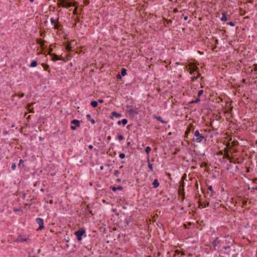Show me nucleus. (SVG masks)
<instances>
[{
    "mask_svg": "<svg viewBox=\"0 0 257 257\" xmlns=\"http://www.w3.org/2000/svg\"><path fill=\"white\" fill-rule=\"evenodd\" d=\"M188 70L191 74H194L192 78L194 80L198 78L200 76V73L198 71V67L193 63H189L187 66Z\"/></svg>",
    "mask_w": 257,
    "mask_h": 257,
    "instance_id": "f257e3e1",
    "label": "nucleus"
},
{
    "mask_svg": "<svg viewBox=\"0 0 257 257\" xmlns=\"http://www.w3.org/2000/svg\"><path fill=\"white\" fill-rule=\"evenodd\" d=\"M194 135L195 138L193 139V141L197 143H200L202 142L203 141H206L205 137L200 134L199 131L198 130H196L194 132Z\"/></svg>",
    "mask_w": 257,
    "mask_h": 257,
    "instance_id": "f03ea898",
    "label": "nucleus"
},
{
    "mask_svg": "<svg viewBox=\"0 0 257 257\" xmlns=\"http://www.w3.org/2000/svg\"><path fill=\"white\" fill-rule=\"evenodd\" d=\"M30 240L29 239V235H25L23 236L21 234H19L16 240V242H25V241H28Z\"/></svg>",
    "mask_w": 257,
    "mask_h": 257,
    "instance_id": "7ed1b4c3",
    "label": "nucleus"
},
{
    "mask_svg": "<svg viewBox=\"0 0 257 257\" xmlns=\"http://www.w3.org/2000/svg\"><path fill=\"white\" fill-rule=\"evenodd\" d=\"M86 232V231L84 229L82 228L78 230L75 231V235L77 237V240L78 241H81L82 239V236Z\"/></svg>",
    "mask_w": 257,
    "mask_h": 257,
    "instance_id": "20e7f679",
    "label": "nucleus"
},
{
    "mask_svg": "<svg viewBox=\"0 0 257 257\" xmlns=\"http://www.w3.org/2000/svg\"><path fill=\"white\" fill-rule=\"evenodd\" d=\"M36 222L39 225L38 230H42L44 228L43 219L41 218H37L36 219Z\"/></svg>",
    "mask_w": 257,
    "mask_h": 257,
    "instance_id": "39448f33",
    "label": "nucleus"
},
{
    "mask_svg": "<svg viewBox=\"0 0 257 257\" xmlns=\"http://www.w3.org/2000/svg\"><path fill=\"white\" fill-rule=\"evenodd\" d=\"M72 6H74V5L71 3H68L66 2V1H65L64 2H63V8H69Z\"/></svg>",
    "mask_w": 257,
    "mask_h": 257,
    "instance_id": "423d86ee",
    "label": "nucleus"
},
{
    "mask_svg": "<svg viewBox=\"0 0 257 257\" xmlns=\"http://www.w3.org/2000/svg\"><path fill=\"white\" fill-rule=\"evenodd\" d=\"M49 54L52 56V60L53 61H56L60 59L56 54H51L50 53H49Z\"/></svg>",
    "mask_w": 257,
    "mask_h": 257,
    "instance_id": "0eeeda50",
    "label": "nucleus"
},
{
    "mask_svg": "<svg viewBox=\"0 0 257 257\" xmlns=\"http://www.w3.org/2000/svg\"><path fill=\"white\" fill-rule=\"evenodd\" d=\"M86 116L88 120L90 121L92 124H94L95 123V120L93 118H91L90 114H87Z\"/></svg>",
    "mask_w": 257,
    "mask_h": 257,
    "instance_id": "6e6552de",
    "label": "nucleus"
},
{
    "mask_svg": "<svg viewBox=\"0 0 257 257\" xmlns=\"http://www.w3.org/2000/svg\"><path fill=\"white\" fill-rule=\"evenodd\" d=\"M128 112L130 114L133 115H135L138 114V111H137L136 110H134L133 108L129 109L128 110Z\"/></svg>",
    "mask_w": 257,
    "mask_h": 257,
    "instance_id": "1a4fd4ad",
    "label": "nucleus"
},
{
    "mask_svg": "<svg viewBox=\"0 0 257 257\" xmlns=\"http://www.w3.org/2000/svg\"><path fill=\"white\" fill-rule=\"evenodd\" d=\"M71 124H74L76 126L79 127L80 126V121L77 119H73L71 121Z\"/></svg>",
    "mask_w": 257,
    "mask_h": 257,
    "instance_id": "9d476101",
    "label": "nucleus"
},
{
    "mask_svg": "<svg viewBox=\"0 0 257 257\" xmlns=\"http://www.w3.org/2000/svg\"><path fill=\"white\" fill-rule=\"evenodd\" d=\"M153 186L154 188H157L159 186V183L157 179H155L153 182Z\"/></svg>",
    "mask_w": 257,
    "mask_h": 257,
    "instance_id": "9b49d317",
    "label": "nucleus"
},
{
    "mask_svg": "<svg viewBox=\"0 0 257 257\" xmlns=\"http://www.w3.org/2000/svg\"><path fill=\"white\" fill-rule=\"evenodd\" d=\"M154 117L158 120L161 121L162 123H166V122L163 120L162 117L160 116H154Z\"/></svg>",
    "mask_w": 257,
    "mask_h": 257,
    "instance_id": "f8f14e48",
    "label": "nucleus"
},
{
    "mask_svg": "<svg viewBox=\"0 0 257 257\" xmlns=\"http://www.w3.org/2000/svg\"><path fill=\"white\" fill-rule=\"evenodd\" d=\"M37 66V62L36 60H33L30 65V67H33V68L36 67Z\"/></svg>",
    "mask_w": 257,
    "mask_h": 257,
    "instance_id": "ddd939ff",
    "label": "nucleus"
},
{
    "mask_svg": "<svg viewBox=\"0 0 257 257\" xmlns=\"http://www.w3.org/2000/svg\"><path fill=\"white\" fill-rule=\"evenodd\" d=\"M221 21H226L227 19L226 17V14L224 13L222 14V17L220 19Z\"/></svg>",
    "mask_w": 257,
    "mask_h": 257,
    "instance_id": "4468645a",
    "label": "nucleus"
},
{
    "mask_svg": "<svg viewBox=\"0 0 257 257\" xmlns=\"http://www.w3.org/2000/svg\"><path fill=\"white\" fill-rule=\"evenodd\" d=\"M146 152L147 153V155H148V158H149V154L151 151V148L149 146H148L146 147Z\"/></svg>",
    "mask_w": 257,
    "mask_h": 257,
    "instance_id": "2eb2a0df",
    "label": "nucleus"
},
{
    "mask_svg": "<svg viewBox=\"0 0 257 257\" xmlns=\"http://www.w3.org/2000/svg\"><path fill=\"white\" fill-rule=\"evenodd\" d=\"M91 105L93 107H96L98 105V102L96 101H92L90 103Z\"/></svg>",
    "mask_w": 257,
    "mask_h": 257,
    "instance_id": "dca6fc26",
    "label": "nucleus"
},
{
    "mask_svg": "<svg viewBox=\"0 0 257 257\" xmlns=\"http://www.w3.org/2000/svg\"><path fill=\"white\" fill-rule=\"evenodd\" d=\"M112 114L113 116L116 117H121V115L120 113H117L116 112H113L112 113Z\"/></svg>",
    "mask_w": 257,
    "mask_h": 257,
    "instance_id": "f3484780",
    "label": "nucleus"
},
{
    "mask_svg": "<svg viewBox=\"0 0 257 257\" xmlns=\"http://www.w3.org/2000/svg\"><path fill=\"white\" fill-rule=\"evenodd\" d=\"M147 162H148V167H149V168L150 170L151 171H153V166H152V164H151L150 163V160H149V158H148V159Z\"/></svg>",
    "mask_w": 257,
    "mask_h": 257,
    "instance_id": "a211bd4d",
    "label": "nucleus"
},
{
    "mask_svg": "<svg viewBox=\"0 0 257 257\" xmlns=\"http://www.w3.org/2000/svg\"><path fill=\"white\" fill-rule=\"evenodd\" d=\"M122 76H124L126 75V70L125 68H123L121 72Z\"/></svg>",
    "mask_w": 257,
    "mask_h": 257,
    "instance_id": "6ab92c4d",
    "label": "nucleus"
},
{
    "mask_svg": "<svg viewBox=\"0 0 257 257\" xmlns=\"http://www.w3.org/2000/svg\"><path fill=\"white\" fill-rule=\"evenodd\" d=\"M66 49L67 51H70L72 50V47L71 46V45L70 44H68L66 47Z\"/></svg>",
    "mask_w": 257,
    "mask_h": 257,
    "instance_id": "aec40b11",
    "label": "nucleus"
},
{
    "mask_svg": "<svg viewBox=\"0 0 257 257\" xmlns=\"http://www.w3.org/2000/svg\"><path fill=\"white\" fill-rule=\"evenodd\" d=\"M38 43L41 45V47H43L44 45V41L42 40H39L38 41Z\"/></svg>",
    "mask_w": 257,
    "mask_h": 257,
    "instance_id": "412c9836",
    "label": "nucleus"
},
{
    "mask_svg": "<svg viewBox=\"0 0 257 257\" xmlns=\"http://www.w3.org/2000/svg\"><path fill=\"white\" fill-rule=\"evenodd\" d=\"M121 123L123 125H125L127 123V120L125 118L122 119L121 120Z\"/></svg>",
    "mask_w": 257,
    "mask_h": 257,
    "instance_id": "4be33fe9",
    "label": "nucleus"
},
{
    "mask_svg": "<svg viewBox=\"0 0 257 257\" xmlns=\"http://www.w3.org/2000/svg\"><path fill=\"white\" fill-rule=\"evenodd\" d=\"M43 68L45 70L48 71L49 69V65L47 64H44L43 65Z\"/></svg>",
    "mask_w": 257,
    "mask_h": 257,
    "instance_id": "5701e85b",
    "label": "nucleus"
},
{
    "mask_svg": "<svg viewBox=\"0 0 257 257\" xmlns=\"http://www.w3.org/2000/svg\"><path fill=\"white\" fill-rule=\"evenodd\" d=\"M125 155L124 153H121L119 155V157L120 159H123L125 158Z\"/></svg>",
    "mask_w": 257,
    "mask_h": 257,
    "instance_id": "b1692460",
    "label": "nucleus"
},
{
    "mask_svg": "<svg viewBox=\"0 0 257 257\" xmlns=\"http://www.w3.org/2000/svg\"><path fill=\"white\" fill-rule=\"evenodd\" d=\"M203 93V90H200L198 91V97H199Z\"/></svg>",
    "mask_w": 257,
    "mask_h": 257,
    "instance_id": "393cba45",
    "label": "nucleus"
},
{
    "mask_svg": "<svg viewBox=\"0 0 257 257\" xmlns=\"http://www.w3.org/2000/svg\"><path fill=\"white\" fill-rule=\"evenodd\" d=\"M200 101L199 97H197V98L194 101H192L191 103H197Z\"/></svg>",
    "mask_w": 257,
    "mask_h": 257,
    "instance_id": "a878e982",
    "label": "nucleus"
},
{
    "mask_svg": "<svg viewBox=\"0 0 257 257\" xmlns=\"http://www.w3.org/2000/svg\"><path fill=\"white\" fill-rule=\"evenodd\" d=\"M64 0H60V2L59 3V7H63V2H64Z\"/></svg>",
    "mask_w": 257,
    "mask_h": 257,
    "instance_id": "bb28decb",
    "label": "nucleus"
},
{
    "mask_svg": "<svg viewBox=\"0 0 257 257\" xmlns=\"http://www.w3.org/2000/svg\"><path fill=\"white\" fill-rule=\"evenodd\" d=\"M118 139L119 141H121V140H123V139H124V137H123V136H122V135H119V136H118Z\"/></svg>",
    "mask_w": 257,
    "mask_h": 257,
    "instance_id": "cd10ccee",
    "label": "nucleus"
},
{
    "mask_svg": "<svg viewBox=\"0 0 257 257\" xmlns=\"http://www.w3.org/2000/svg\"><path fill=\"white\" fill-rule=\"evenodd\" d=\"M16 168V165L15 163H13L12 165V169L14 170Z\"/></svg>",
    "mask_w": 257,
    "mask_h": 257,
    "instance_id": "c85d7f7f",
    "label": "nucleus"
},
{
    "mask_svg": "<svg viewBox=\"0 0 257 257\" xmlns=\"http://www.w3.org/2000/svg\"><path fill=\"white\" fill-rule=\"evenodd\" d=\"M76 127H77V126H76L71 125V126H70V128H71V129L72 130L74 131V130H75L76 129Z\"/></svg>",
    "mask_w": 257,
    "mask_h": 257,
    "instance_id": "c756f323",
    "label": "nucleus"
},
{
    "mask_svg": "<svg viewBox=\"0 0 257 257\" xmlns=\"http://www.w3.org/2000/svg\"><path fill=\"white\" fill-rule=\"evenodd\" d=\"M119 173V171L118 170H115L114 172V174L115 175V176H117L118 175V174Z\"/></svg>",
    "mask_w": 257,
    "mask_h": 257,
    "instance_id": "7c9ffc66",
    "label": "nucleus"
},
{
    "mask_svg": "<svg viewBox=\"0 0 257 257\" xmlns=\"http://www.w3.org/2000/svg\"><path fill=\"white\" fill-rule=\"evenodd\" d=\"M110 188L113 191H115L116 190H117V188L116 187H113V186H111L110 187Z\"/></svg>",
    "mask_w": 257,
    "mask_h": 257,
    "instance_id": "2f4dec72",
    "label": "nucleus"
},
{
    "mask_svg": "<svg viewBox=\"0 0 257 257\" xmlns=\"http://www.w3.org/2000/svg\"><path fill=\"white\" fill-rule=\"evenodd\" d=\"M227 25H229L231 26H234V24L233 22H229V23H227Z\"/></svg>",
    "mask_w": 257,
    "mask_h": 257,
    "instance_id": "473e14b6",
    "label": "nucleus"
},
{
    "mask_svg": "<svg viewBox=\"0 0 257 257\" xmlns=\"http://www.w3.org/2000/svg\"><path fill=\"white\" fill-rule=\"evenodd\" d=\"M23 162H24L23 160L21 159L19 161V166H20L21 165V164H22L23 163Z\"/></svg>",
    "mask_w": 257,
    "mask_h": 257,
    "instance_id": "72a5a7b5",
    "label": "nucleus"
},
{
    "mask_svg": "<svg viewBox=\"0 0 257 257\" xmlns=\"http://www.w3.org/2000/svg\"><path fill=\"white\" fill-rule=\"evenodd\" d=\"M51 22L52 24H54V23H55V20L53 19H51Z\"/></svg>",
    "mask_w": 257,
    "mask_h": 257,
    "instance_id": "f704fd0d",
    "label": "nucleus"
},
{
    "mask_svg": "<svg viewBox=\"0 0 257 257\" xmlns=\"http://www.w3.org/2000/svg\"><path fill=\"white\" fill-rule=\"evenodd\" d=\"M116 188H117V189L119 190H122V187L121 186H118Z\"/></svg>",
    "mask_w": 257,
    "mask_h": 257,
    "instance_id": "c9c22d12",
    "label": "nucleus"
},
{
    "mask_svg": "<svg viewBox=\"0 0 257 257\" xmlns=\"http://www.w3.org/2000/svg\"><path fill=\"white\" fill-rule=\"evenodd\" d=\"M208 189L210 191H212V186H209L208 187Z\"/></svg>",
    "mask_w": 257,
    "mask_h": 257,
    "instance_id": "e433bc0d",
    "label": "nucleus"
},
{
    "mask_svg": "<svg viewBox=\"0 0 257 257\" xmlns=\"http://www.w3.org/2000/svg\"><path fill=\"white\" fill-rule=\"evenodd\" d=\"M24 93H22L20 95V98H22L23 97H24Z\"/></svg>",
    "mask_w": 257,
    "mask_h": 257,
    "instance_id": "4c0bfd02",
    "label": "nucleus"
},
{
    "mask_svg": "<svg viewBox=\"0 0 257 257\" xmlns=\"http://www.w3.org/2000/svg\"><path fill=\"white\" fill-rule=\"evenodd\" d=\"M89 149H91L93 148V146L91 145H89L88 146Z\"/></svg>",
    "mask_w": 257,
    "mask_h": 257,
    "instance_id": "58836bf2",
    "label": "nucleus"
},
{
    "mask_svg": "<svg viewBox=\"0 0 257 257\" xmlns=\"http://www.w3.org/2000/svg\"><path fill=\"white\" fill-rule=\"evenodd\" d=\"M98 102L99 103H102V102H103V100L102 99H99V100H98Z\"/></svg>",
    "mask_w": 257,
    "mask_h": 257,
    "instance_id": "ea45409f",
    "label": "nucleus"
},
{
    "mask_svg": "<svg viewBox=\"0 0 257 257\" xmlns=\"http://www.w3.org/2000/svg\"><path fill=\"white\" fill-rule=\"evenodd\" d=\"M184 20H187V19H188V17H187V16H185V17H184Z\"/></svg>",
    "mask_w": 257,
    "mask_h": 257,
    "instance_id": "a19ab883",
    "label": "nucleus"
},
{
    "mask_svg": "<svg viewBox=\"0 0 257 257\" xmlns=\"http://www.w3.org/2000/svg\"><path fill=\"white\" fill-rule=\"evenodd\" d=\"M76 11H77V9L76 8V9L74 10V12H73L74 14H75V13H76Z\"/></svg>",
    "mask_w": 257,
    "mask_h": 257,
    "instance_id": "79ce46f5",
    "label": "nucleus"
},
{
    "mask_svg": "<svg viewBox=\"0 0 257 257\" xmlns=\"http://www.w3.org/2000/svg\"><path fill=\"white\" fill-rule=\"evenodd\" d=\"M121 121H118L117 122V123H118V124H120V123H121Z\"/></svg>",
    "mask_w": 257,
    "mask_h": 257,
    "instance_id": "37998d69",
    "label": "nucleus"
},
{
    "mask_svg": "<svg viewBox=\"0 0 257 257\" xmlns=\"http://www.w3.org/2000/svg\"><path fill=\"white\" fill-rule=\"evenodd\" d=\"M117 182H120V179H117Z\"/></svg>",
    "mask_w": 257,
    "mask_h": 257,
    "instance_id": "c03bdc74",
    "label": "nucleus"
},
{
    "mask_svg": "<svg viewBox=\"0 0 257 257\" xmlns=\"http://www.w3.org/2000/svg\"><path fill=\"white\" fill-rule=\"evenodd\" d=\"M30 2L33 3L35 0H29Z\"/></svg>",
    "mask_w": 257,
    "mask_h": 257,
    "instance_id": "a18cd8bd",
    "label": "nucleus"
},
{
    "mask_svg": "<svg viewBox=\"0 0 257 257\" xmlns=\"http://www.w3.org/2000/svg\"><path fill=\"white\" fill-rule=\"evenodd\" d=\"M39 140H40V141H41V140H43V139H42L41 137H40V138H39Z\"/></svg>",
    "mask_w": 257,
    "mask_h": 257,
    "instance_id": "49530a36",
    "label": "nucleus"
},
{
    "mask_svg": "<svg viewBox=\"0 0 257 257\" xmlns=\"http://www.w3.org/2000/svg\"><path fill=\"white\" fill-rule=\"evenodd\" d=\"M103 169V166H101V167H100V169H101V170H102Z\"/></svg>",
    "mask_w": 257,
    "mask_h": 257,
    "instance_id": "de8ad7c7",
    "label": "nucleus"
},
{
    "mask_svg": "<svg viewBox=\"0 0 257 257\" xmlns=\"http://www.w3.org/2000/svg\"><path fill=\"white\" fill-rule=\"evenodd\" d=\"M51 51H52V49H51V50H50V52H49V53H51Z\"/></svg>",
    "mask_w": 257,
    "mask_h": 257,
    "instance_id": "09e8293b",
    "label": "nucleus"
},
{
    "mask_svg": "<svg viewBox=\"0 0 257 257\" xmlns=\"http://www.w3.org/2000/svg\"><path fill=\"white\" fill-rule=\"evenodd\" d=\"M70 65H71V66H72V63H70Z\"/></svg>",
    "mask_w": 257,
    "mask_h": 257,
    "instance_id": "8fccbe9b",
    "label": "nucleus"
},
{
    "mask_svg": "<svg viewBox=\"0 0 257 257\" xmlns=\"http://www.w3.org/2000/svg\"><path fill=\"white\" fill-rule=\"evenodd\" d=\"M256 144H257V140L255 141Z\"/></svg>",
    "mask_w": 257,
    "mask_h": 257,
    "instance_id": "3c124183",
    "label": "nucleus"
}]
</instances>
